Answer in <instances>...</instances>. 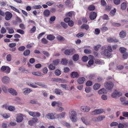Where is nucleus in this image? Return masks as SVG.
<instances>
[{"label": "nucleus", "instance_id": "nucleus-55", "mask_svg": "<svg viewBox=\"0 0 128 128\" xmlns=\"http://www.w3.org/2000/svg\"><path fill=\"white\" fill-rule=\"evenodd\" d=\"M60 62V60L59 59L53 61V62L54 65H57Z\"/></svg>", "mask_w": 128, "mask_h": 128}, {"label": "nucleus", "instance_id": "nucleus-17", "mask_svg": "<svg viewBox=\"0 0 128 128\" xmlns=\"http://www.w3.org/2000/svg\"><path fill=\"white\" fill-rule=\"evenodd\" d=\"M66 114L65 112H63L59 114H56V116L57 118L62 119L64 117Z\"/></svg>", "mask_w": 128, "mask_h": 128}, {"label": "nucleus", "instance_id": "nucleus-50", "mask_svg": "<svg viewBox=\"0 0 128 128\" xmlns=\"http://www.w3.org/2000/svg\"><path fill=\"white\" fill-rule=\"evenodd\" d=\"M8 109L10 111H12L14 110L15 107L14 106H8Z\"/></svg>", "mask_w": 128, "mask_h": 128}, {"label": "nucleus", "instance_id": "nucleus-15", "mask_svg": "<svg viewBox=\"0 0 128 128\" xmlns=\"http://www.w3.org/2000/svg\"><path fill=\"white\" fill-rule=\"evenodd\" d=\"M97 16L96 13L94 12H92L90 13V18L92 20L95 19Z\"/></svg>", "mask_w": 128, "mask_h": 128}, {"label": "nucleus", "instance_id": "nucleus-27", "mask_svg": "<svg viewBox=\"0 0 128 128\" xmlns=\"http://www.w3.org/2000/svg\"><path fill=\"white\" fill-rule=\"evenodd\" d=\"M98 92L99 94H103L106 93L107 92V91L105 89L103 88L98 90Z\"/></svg>", "mask_w": 128, "mask_h": 128}, {"label": "nucleus", "instance_id": "nucleus-10", "mask_svg": "<svg viewBox=\"0 0 128 128\" xmlns=\"http://www.w3.org/2000/svg\"><path fill=\"white\" fill-rule=\"evenodd\" d=\"M8 92L12 95L16 96L18 94V93L16 90L12 88H10L8 90Z\"/></svg>", "mask_w": 128, "mask_h": 128}, {"label": "nucleus", "instance_id": "nucleus-58", "mask_svg": "<svg viewBox=\"0 0 128 128\" xmlns=\"http://www.w3.org/2000/svg\"><path fill=\"white\" fill-rule=\"evenodd\" d=\"M92 82L90 80H88L86 82V85L87 86H90L92 85Z\"/></svg>", "mask_w": 128, "mask_h": 128}, {"label": "nucleus", "instance_id": "nucleus-46", "mask_svg": "<svg viewBox=\"0 0 128 128\" xmlns=\"http://www.w3.org/2000/svg\"><path fill=\"white\" fill-rule=\"evenodd\" d=\"M49 68L50 70H53L56 67L54 65L51 64L49 66Z\"/></svg>", "mask_w": 128, "mask_h": 128}, {"label": "nucleus", "instance_id": "nucleus-36", "mask_svg": "<svg viewBox=\"0 0 128 128\" xmlns=\"http://www.w3.org/2000/svg\"><path fill=\"white\" fill-rule=\"evenodd\" d=\"M81 28L82 29H85L86 30H87L88 29L89 27L88 26V25L86 24H83L81 26Z\"/></svg>", "mask_w": 128, "mask_h": 128}, {"label": "nucleus", "instance_id": "nucleus-56", "mask_svg": "<svg viewBox=\"0 0 128 128\" xmlns=\"http://www.w3.org/2000/svg\"><path fill=\"white\" fill-rule=\"evenodd\" d=\"M60 24L64 28H67L68 26L67 24L63 22H61L60 23Z\"/></svg>", "mask_w": 128, "mask_h": 128}, {"label": "nucleus", "instance_id": "nucleus-38", "mask_svg": "<svg viewBox=\"0 0 128 128\" xmlns=\"http://www.w3.org/2000/svg\"><path fill=\"white\" fill-rule=\"evenodd\" d=\"M57 39L60 41H64V38L60 35H58L57 37Z\"/></svg>", "mask_w": 128, "mask_h": 128}, {"label": "nucleus", "instance_id": "nucleus-44", "mask_svg": "<svg viewBox=\"0 0 128 128\" xmlns=\"http://www.w3.org/2000/svg\"><path fill=\"white\" fill-rule=\"evenodd\" d=\"M84 53L87 54H90L92 52L91 50L90 49H85L84 51Z\"/></svg>", "mask_w": 128, "mask_h": 128}, {"label": "nucleus", "instance_id": "nucleus-53", "mask_svg": "<svg viewBox=\"0 0 128 128\" xmlns=\"http://www.w3.org/2000/svg\"><path fill=\"white\" fill-rule=\"evenodd\" d=\"M25 49V47L24 46H22L19 47L18 48L19 51H22L24 50Z\"/></svg>", "mask_w": 128, "mask_h": 128}, {"label": "nucleus", "instance_id": "nucleus-3", "mask_svg": "<svg viewBox=\"0 0 128 128\" xmlns=\"http://www.w3.org/2000/svg\"><path fill=\"white\" fill-rule=\"evenodd\" d=\"M45 118L48 119L54 120L56 118V114L52 113H50L46 114Z\"/></svg>", "mask_w": 128, "mask_h": 128}, {"label": "nucleus", "instance_id": "nucleus-1", "mask_svg": "<svg viewBox=\"0 0 128 128\" xmlns=\"http://www.w3.org/2000/svg\"><path fill=\"white\" fill-rule=\"evenodd\" d=\"M69 116L71 120L73 122H75L77 120V114L76 112L72 110L69 113Z\"/></svg>", "mask_w": 128, "mask_h": 128}, {"label": "nucleus", "instance_id": "nucleus-39", "mask_svg": "<svg viewBox=\"0 0 128 128\" xmlns=\"http://www.w3.org/2000/svg\"><path fill=\"white\" fill-rule=\"evenodd\" d=\"M6 28L4 27H2L0 30V32L2 34H4L6 33Z\"/></svg>", "mask_w": 128, "mask_h": 128}, {"label": "nucleus", "instance_id": "nucleus-43", "mask_svg": "<svg viewBox=\"0 0 128 128\" xmlns=\"http://www.w3.org/2000/svg\"><path fill=\"white\" fill-rule=\"evenodd\" d=\"M35 84H36V85H38L43 87H44L45 86V85L43 84V83L41 82H35Z\"/></svg>", "mask_w": 128, "mask_h": 128}, {"label": "nucleus", "instance_id": "nucleus-22", "mask_svg": "<svg viewBox=\"0 0 128 128\" xmlns=\"http://www.w3.org/2000/svg\"><path fill=\"white\" fill-rule=\"evenodd\" d=\"M27 84L30 87L33 88H38V86L34 83H32L31 82H27Z\"/></svg>", "mask_w": 128, "mask_h": 128}, {"label": "nucleus", "instance_id": "nucleus-59", "mask_svg": "<svg viewBox=\"0 0 128 128\" xmlns=\"http://www.w3.org/2000/svg\"><path fill=\"white\" fill-rule=\"evenodd\" d=\"M102 18L104 19L107 20H108L109 19L108 16L106 14L102 16Z\"/></svg>", "mask_w": 128, "mask_h": 128}, {"label": "nucleus", "instance_id": "nucleus-34", "mask_svg": "<svg viewBox=\"0 0 128 128\" xmlns=\"http://www.w3.org/2000/svg\"><path fill=\"white\" fill-rule=\"evenodd\" d=\"M81 120L83 123L87 125L88 124V122L87 119L86 118L83 117L82 118Z\"/></svg>", "mask_w": 128, "mask_h": 128}, {"label": "nucleus", "instance_id": "nucleus-32", "mask_svg": "<svg viewBox=\"0 0 128 128\" xmlns=\"http://www.w3.org/2000/svg\"><path fill=\"white\" fill-rule=\"evenodd\" d=\"M6 29L8 30V33L10 34H12L14 32V31L12 28L8 27Z\"/></svg>", "mask_w": 128, "mask_h": 128}, {"label": "nucleus", "instance_id": "nucleus-4", "mask_svg": "<svg viewBox=\"0 0 128 128\" xmlns=\"http://www.w3.org/2000/svg\"><path fill=\"white\" fill-rule=\"evenodd\" d=\"M104 112V110L102 108L95 109L91 112V114L92 115L99 114L102 113Z\"/></svg>", "mask_w": 128, "mask_h": 128}, {"label": "nucleus", "instance_id": "nucleus-14", "mask_svg": "<svg viewBox=\"0 0 128 128\" xmlns=\"http://www.w3.org/2000/svg\"><path fill=\"white\" fill-rule=\"evenodd\" d=\"M14 101L20 105H22L23 104V103L21 101V99L18 97H16L14 99Z\"/></svg>", "mask_w": 128, "mask_h": 128}, {"label": "nucleus", "instance_id": "nucleus-13", "mask_svg": "<svg viewBox=\"0 0 128 128\" xmlns=\"http://www.w3.org/2000/svg\"><path fill=\"white\" fill-rule=\"evenodd\" d=\"M6 16L5 18L7 20H10L12 17V14L9 12H7L5 13Z\"/></svg>", "mask_w": 128, "mask_h": 128}, {"label": "nucleus", "instance_id": "nucleus-40", "mask_svg": "<svg viewBox=\"0 0 128 128\" xmlns=\"http://www.w3.org/2000/svg\"><path fill=\"white\" fill-rule=\"evenodd\" d=\"M30 53V50H25L23 54L25 56H28L29 55Z\"/></svg>", "mask_w": 128, "mask_h": 128}, {"label": "nucleus", "instance_id": "nucleus-64", "mask_svg": "<svg viewBox=\"0 0 128 128\" xmlns=\"http://www.w3.org/2000/svg\"><path fill=\"white\" fill-rule=\"evenodd\" d=\"M94 61L92 60H89V61L88 62V63L89 64L88 65H87V66L88 67L90 66L89 65H91L93 64L94 63Z\"/></svg>", "mask_w": 128, "mask_h": 128}, {"label": "nucleus", "instance_id": "nucleus-60", "mask_svg": "<svg viewBox=\"0 0 128 128\" xmlns=\"http://www.w3.org/2000/svg\"><path fill=\"white\" fill-rule=\"evenodd\" d=\"M32 74L36 76H41V74L40 73L38 72H32Z\"/></svg>", "mask_w": 128, "mask_h": 128}, {"label": "nucleus", "instance_id": "nucleus-25", "mask_svg": "<svg viewBox=\"0 0 128 128\" xmlns=\"http://www.w3.org/2000/svg\"><path fill=\"white\" fill-rule=\"evenodd\" d=\"M126 32L124 31H122L120 33V36L122 38H125L126 36Z\"/></svg>", "mask_w": 128, "mask_h": 128}, {"label": "nucleus", "instance_id": "nucleus-11", "mask_svg": "<svg viewBox=\"0 0 128 128\" xmlns=\"http://www.w3.org/2000/svg\"><path fill=\"white\" fill-rule=\"evenodd\" d=\"M2 81L4 83L8 84L10 82V80L8 76H4L2 78Z\"/></svg>", "mask_w": 128, "mask_h": 128}, {"label": "nucleus", "instance_id": "nucleus-52", "mask_svg": "<svg viewBox=\"0 0 128 128\" xmlns=\"http://www.w3.org/2000/svg\"><path fill=\"white\" fill-rule=\"evenodd\" d=\"M84 35V33L81 32L78 34L76 35V36L78 38H80L83 36Z\"/></svg>", "mask_w": 128, "mask_h": 128}, {"label": "nucleus", "instance_id": "nucleus-30", "mask_svg": "<svg viewBox=\"0 0 128 128\" xmlns=\"http://www.w3.org/2000/svg\"><path fill=\"white\" fill-rule=\"evenodd\" d=\"M100 86V84L96 83L93 86V88L94 89V90H97L99 89Z\"/></svg>", "mask_w": 128, "mask_h": 128}, {"label": "nucleus", "instance_id": "nucleus-26", "mask_svg": "<svg viewBox=\"0 0 128 128\" xmlns=\"http://www.w3.org/2000/svg\"><path fill=\"white\" fill-rule=\"evenodd\" d=\"M54 92L56 94L61 95L62 93L61 90L59 88L56 89L54 90Z\"/></svg>", "mask_w": 128, "mask_h": 128}, {"label": "nucleus", "instance_id": "nucleus-37", "mask_svg": "<svg viewBox=\"0 0 128 128\" xmlns=\"http://www.w3.org/2000/svg\"><path fill=\"white\" fill-rule=\"evenodd\" d=\"M112 97L113 98H116L117 96V94L116 93V90H115L111 94Z\"/></svg>", "mask_w": 128, "mask_h": 128}, {"label": "nucleus", "instance_id": "nucleus-7", "mask_svg": "<svg viewBox=\"0 0 128 128\" xmlns=\"http://www.w3.org/2000/svg\"><path fill=\"white\" fill-rule=\"evenodd\" d=\"M1 70L6 73L8 74L10 72V68L8 66H3L1 67Z\"/></svg>", "mask_w": 128, "mask_h": 128}, {"label": "nucleus", "instance_id": "nucleus-48", "mask_svg": "<svg viewBox=\"0 0 128 128\" xmlns=\"http://www.w3.org/2000/svg\"><path fill=\"white\" fill-rule=\"evenodd\" d=\"M101 98L103 100H107L108 96L106 94H103L101 96Z\"/></svg>", "mask_w": 128, "mask_h": 128}, {"label": "nucleus", "instance_id": "nucleus-8", "mask_svg": "<svg viewBox=\"0 0 128 128\" xmlns=\"http://www.w3.org/2000/svg\"><path fill=\"white\" fill-rule=\"evenodd\" d=\"M24 116L21 114H17L16 117V121L18 122H20L23 120V117Z\"/></svg>", "mask_w": 128, "mask_h": 128}, {"label": "nucleus", "instance_id": "nucleus-62", "mask_svg": "<svg viewBox=\"0 0 128 128\" xmlns=\"http://www.w3.org/2000/svg\"><path fill=\"white\" fill-rule=\"evenodd\" d=\"M118 125V123L116 122H112L110 124L111 126H115Z\"/></svg>", "mask_w": 128, "mask_h": 128}, {"label": "nucleus", "instance_id": "nucleus-16", "mask_svg": "<svg viewBox=\"0 0 128 128\" xmlns=\"http://www.w3.org/2000/svg\"><path fill=\"white\" fill-rule=\"evenodd\" d=\"M119 50L120 52L122 54L125 53V56L124 55L123 56H128V53L126 52V49L124 47H120L119 48Z\"/></svg>", "mask_w": 128, "mask_h": 128}, {"label": "nucleus", "instance_id": "nucleus-28", "mask_svg": "<svg viewBox=\"0 0 128 128\" xmlns=\"http://www.w3.org/2000/svg\"><path fill=\"white\" fill-rule=\"evenodd\" d=\"M43 14L45 16L48 17L50 14V12L49 10H44Z\"/></svg>", "mask_w": 128, "mask_h": 128}, {"label": "nucleus", "instance_id": "nucleus-61", "mask_svg": "<svg viewBox=\"0 0 128 128\" xmlns=\"http://www.w3.org/2000/svg\"><path fill=\"white\" fill-rule=\"evenodd\" d=\"M16 32L22 34H23L24 33V32L20 29H18L16 30Z\"/></svg>", "mask_w": 128, "mask_h": 128}, {"label": "nucleus", "instance_id": "nucleus-20", "mask_svg": "<svg viewBox=\"0 0 128 128\" xmlns=\"http://www.w3.org/2000/svg\"><path fill=\"white\" fill-rule=\"evenodd\" d=\"M74 50V49H66L65 50L64 53L66 55L68 56L70 55L72 52Z\"/></svg>", "mask_w": 128, "mask_h": 128}, {"label": "nucleus", "instance_id": "nucleus-31", "mask_svg": "<svg viewBox=\"0 0 128 128\" xmlns=\"http://www.w3.org/2000/svg\"><path fill=\"white\" fill-rule=\"evenodd\" d=\"M101 46V45L98 44L94 46L93 48L94 50L96 51H98L99 48Z\"/></svg>", "mask_w": 128, "mask_h": 128}, {"label": "nucleus", "instance_id": "nucleus-42", "mask_svg": "<svg viewBox=\"0 0 128 128\" xmlns=\"http://www.w3.org/2000/svg\"><path fill=\"white\" fill-rule=\"evenodd\" d=\"M3 117L4 118L6 119L10 117V114H4L2 115Z\"/></svg>", "mask_w": 128, "mask_h": 128}, {"label": "nucleus", "instance_id": "nucleus-19", "mask_svg": "<svg viewBox=\"0 0 128 128\" xmlns=\"http://www.w3.org/2000/svg\"><path fill=\"white\" fill-rule=\"evenodd\" d=\"M23 93L25 95H27L30 92L32 91V90L31 89L29 88H26L23 89L22 90Z\"/></svg>", "mask_w": 128, "mask_h": 128}, {"label": "nucleus", "instance_id": "nucleus-57", "mask_svg": "<svg viewBox=\"0 0 128 128\" xmlns=\"http://www.w3.org/2000/svg\"><path fill=\"white\" fill-rule=\"evenodd\" d=\"M64 72L65 73L68 72L70 70V68L68 67H66L64 68Z\"/></svg>", "mask_w": 128, "mask_h": 128}, {"label": "nucleus", "instance_id": "nucleus-63", "mask_svg": "<svg viewBox=\"0 0 128 128\" xmlns=\"http://www.w3.org/2000/svg\"><path fill=\"white\" fill-rule=\"evenodd\" d=\"M36 30V27L35 26H34L30 31V32L31 33H33L35 32Z\"/></svg>", "mask_w": 128, "mask_h": 128}, {"label": "nucleus", "instance_id": "nucleus-49", "mask_svg": "<svg viewBox=\"0 0 128 128\" xmlns=\"http://www.w3.org/2000/svg\"><path fill=\"white\" fill-rule=\"evenodd\" d=\"M88 8L90 10H94L95 9V7L94 6L91 5L89 6Z\"/></svg>", "mask_w": 128, "mask_h": 128}, {"label": "nucleus", "instance_id": "nucleus-51", "mask_svg": "<svg viewBox=\"0 0 128 128\" xmlns=\"http://www.w3.org/2000/svg\"><path fill=\"white\" fill-rule=\"evenodd\" d=\"M100 32V30L98 28H96L95 30L94 34L96 35H97L99 34Z\"/></svg>", "mask_w": 128, "mask_h": 128}, {"label": "nucleus", "instance_id": "nucleus-33", "mask_svg": "<svg viewBox=\"0 0 128 128\" xmlns=\"http://www.w3.org/2000/svg\"><path fill=\"white\" fill-rule=\"evenodd\" d=\"M126 3L125 2H124L121 4L120 8L122 10H124L126 9Z\"/></svg>", "mask_w": 128, "mask_h": 128}, {"label": "nucleus", "instance_id": "nucleus-24", "mask_svg": "<svg viewBox=\"0 0 128 128\" xmlns=\"http://www.w3.org/2000/svg\"><path fill=\"white\" fill-rule=\"evenodd\" d=\"M85 80V78L84 77L79 78L78 80L77 81L78 83L80 84H83Z\"/></svg>", "mask_w": 128, "mask_h": 128}, {"label": "nucleus", "instance_id": "nucleus-47", "mask_svg": "<svg viewBox=\"0 0 128 128\" xmlns=\"http://www.w3.org/2000/svg\"><path fill=\"white\" fill-rule=\"evenodd\" d=\"M8 122H3L2 124V127L6 128L7 127Z\"/></svg>", "mask_w": 128, "mask_h": 128}, {"label": "nucleus", "instance_id": "nucleus-23", "mask_svg": "<svg viewBox=\"0 0 128 128\" xmlns=\"http://www.w3.org/2000/svg\"><path fill=\"white\" fill-rule=\"evenodd\" d=\"M71 77L73 78H77L79 76V74L78 73L76 72H72L71 74Z\"/></svg>", "mask_w": 128, "mask_h": 128}, {"label": "nucleus", "instance_id": "nucleus-18", "mask_svg": "<svg viewBox=\"0 0 128 128\" xmlns=\"http://www.w3.org/2000/svg\"><path fill=\"white\" fill-rule=\"evenodd\" d=\"M107 41L108 42H118V40L115 38H112L111 37H109L107 38Z\"/></svg>", "mask_w": 128, "mask_h": 128}, {"label": "nucleus", "instance_id": "nucleus-21", "mask_svg": "<svg viewBox=\"0 0 128 128\" xmlns=\"http://www.w3.org/2000/svg\"><path fill=\"white\" fill-rule=\"evenodd\" d=\"M38 121V120L37 118H33L32 120H29L28 121V124L30 126H32L36 122Z\"/></svg>", "mask_w": 128, "mask_h": 128}, {"label": "nucleus", "instance_id": "nucleus-45", "mask_svg": "<svg viewBox=\"0 0 128 128\" xmlns=\"http://www.w3.org/2000/svg\"><path fill=\"white\" fill-rule=\"evenodd\" d=\"M92 90L91 88L89 87H86L85 88V91L86 92L88 93L90 92Z\"/></svg>", "mask_w": 128, "mask_h": 128}, {"label": "nucleus", "instance_id": "nucleus-6", "mask_svg": "<svg viewBox=\"0 0 128 128\" xmlns=\"http://www.w3.org/2000/svg\"><path fill=\"white\" fill-rule=\"evenodd\" d=\"M28 113L30 116L33 117H38L40 116V114L38 112H28Z\"/></svg>", "mask_w": 128, "mask_h": 128}, {"label": "nucleus", "instance_id": "nucleus-54", "mask_svg": "<svg viewBox=\"0 0 128 128\" xmlns=\"http://www.w3.org/2000/svg\"><path fill=\"white\" fill-rule=\"evenodd\" d=\"M56 80L58 82H65V80H62L60 78H58L56 79Z\"/></svg>", "mask_w": 128, "mask_h": 128}, {"label": "nucleus", "instance_id": "nucleus-29", "mask_svg": "<svg viewBox=\"0 0 128 128\" xmlns=\"http://www.w3.org/2000/svg\"><path fill=\"white\" fill-rule=\"evenodd\" d=\"M55 37L52 35L50 34L47 36L46 38L48 40H52L54 39Z\"/></svg>", "mask_w": 128, "mask_h": 128}, {"label": "nucleus", "instance_id": "nucleus-5", "mask_svg": "<svg viewBox=\"0 0 128 128\" xmlns=\"http://www.w3.org/2000/svg\"><path fill=\"white\" fill-rule=\"evenodd\" d=\"M106 88L108 90H111L113 88L114 84L112 82H106L104 85Z\"/></svg>", "mask_w": 128, "mask_h": 128}, {"label": "nucleus", "instance_id": "nucleus-9", "mask_svg": "<svg viewBox=\"0 0 128 128\" xmlns=\"http://www.w3.org/2000/svg\"><path fill=\"white\" fill-rule=\"evenodd\" d=\"M105 118V116H101L93 118V120L96 122L100 121L102 120Z\"/></svg>", "mask_w": 128, "mask_h": 128}, {"label": "nucleus", "instance_id": "nucleus-35", "mask_svg": "<svg viewBox=\"0 0 128 128\" xmlns=\"http://www.w3.org/2000/svg\"><path fill=\"white\" fill-rule=\"evenodd\" d=\"M54 73L56 76H59L61 74V72L60 70L58 69L55 70Z\"/></svg>", "mask_w": 128, "mask_h": 128}, {"label": "nucleus", "instance_id": "nucleus-41", "mask_svg": "<svg viewBox=\"0 0 128 128\" xmlns=\"http://www.w3.org/2000/svg\"><path fill=\"white\" fill-rule=\"evenodd\" d=\"M68 62V60L66 59H63L61 62V64H63L66 65Z\"/></svg>", "mask_w": 128, "mask_h": 128}, {"label": "nucleus", "instance_id": "nucleus-2", "mask_svg": "<svg viewBox=\"0 0 128 128\" xmlns=\"http://www.w3.org/2000/svg\"><path fill=\"white\" fill-rule=\"evenodd\" d=\"M108 50L105 49L103 52H101L102 55H105V56H110V54L109 53L108 50L110 52L112 51V50L110 46H109L107 47Z\"/></svg>", "mask_w": 128, "mask_h": 128}, {"label": "nucleus", "instance_id": "nucleus-12", "mask_svg": "<svg viewBox=\"0 0 128 128\" xmlns=\"http://www.w3.org/2000/svg\"><path fill=\"white\" fill-rule=\"evenodd\" d=\"M90 107L85 106H82L80 108L81 110L84 112H88L90 110Z\"/></svg>", "mask_w": 128, "mask_h": 128}]
</instances>
